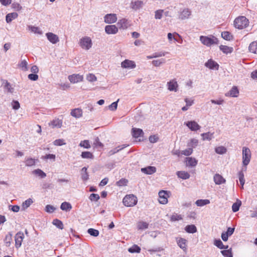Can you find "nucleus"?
<instances>
[{
  "mask_svg": "<svg viewBox=\"0 0 257 257\" xmlns=\"http://www.w3.org/2000/svg\"><path fill=\"white\" fill-rule=\"evenodd\" d=\"M233 25L235 28L241 30L248 27L249 21L244 16H239L234 20Z\"/></svg>",
  "mask_w": 257,
  "mask_h": 257,
  "instance_id": "obj_1",
  "label": "nucleus"
},
{
  "mask_svg": "<svg viewBox=\"0 0 257 257\" xmlns=\"http://www.w3.org/2000/svg\"><path fill=\"white\" fill-rule=\"evenodd\" d=\"M200 41L203 45L207 46L218 44V39L213 36L210 37L201 36Z\"/></svg>",
  "mask_w": 257,
  "mask_h": 257,
  "instance_id": "obj_2",
  "label": "nucleus"
},
{
  "mask_svg": "<svg viewBox=\"0 0 257 257\" xmlns=\"http://www.w3.org/2000/svg\"><path fill=\"white\" fill-rule=\"evenodd\" d=\"M242 165L247 166L251 159V153L250 149L246 147H243L242 150Z\"/></svg>",
  "mask_w": 257,
  "mask_h": 257,
  "instance_id": "obj_3",
  "label": "nucleus"
},
{
  "mask_svg": "<svg viewBox=\"0 0 257 257\" xmlns=\"http://www.w3.org/2000/svg\"><path fill=\"white\" fill-rule=\"evenodd\" d=\"M138 199L133 194L126 195L123 199V204L127 207H132L137 204Z\"/></svg>",
  "mask_w": 257,
  "mask_h": 257,
  "instance_id": "obj_4",
  "label": "nucleus"
},
{
  "mask_svg": "<svg viewBox=\"0 0 257 257\" xmlns=\"http://www.w3.org/2000/svg\"><path fill=\"white\" fill-rule=\"evenodd\" d=\"M79 45L82 49L88 50L92 47V42L90 37L85 36L80 39Z\"/></svg>",
  "mask_w": 257,
  "mask_h": 257,
  "instance_id": "obj_5",
  "label": "nucleus"
},
{
  "mask_svg": "<svg viewBox=\"0 0 257 257\" xmlns=\"http://www.w3.org/2000/svg\"><path fill=\"white\" fill-rule=\"evenodd\" d=\"M191 11L188 8H185L179 12L178 19L181 20L188 19L191 15Z\"/></svg>",
  "mask_w": 257,
  "mask_h": 257,
  "instance_id": "obj_6",
  "label": "nucleus"
},
{
  "mask_svg": "<svg viewBox=\"0 0 257 257\" xmlns=\"http://www.w3.org/2000/svg\"><path fill=\"white\" fill-rule=\"evenodd\" d=\"M15 246L16 247L18 248L21 245L23 240L24 238V234L23 232L19 231L15 235Z\"/></svg>",
  "mask_w": 257,
  "mask_h": 257,
  "instance_id": "obj_7",
  "label": "nucleus"
},
{
  "mask_svg": "<svg viewBox=\"0 0 257 257\" xmlns=\"http://www.w3.org/2000/svg\"><path fill=\"white\" fill-rule=\"evenodd\" d=\"M184 124L192 131H196L200 128V126L194 120L185 122Z\"/></svg>",
  "mask_w": 257,
  "mask_h": 257,
  "instance_id": "obj_8",
  "label": "nucleus"
},
{
  "mask_svg": "<svg viewBox=\"0 0 257 257\" xmlns=\"http://www.w3.org/2000/svg\"><path fill=\"white\" fill-rule=\"evenodd\" d=\"M104 22L107 24L114 23L117 21V17L116 14H109L106 15L104 17Z\"/></svg>",
  "mask_w": 257,
  "mask_h": 257,
  "instance_id": "obj_9",
  "label": "nucleus"
},
{
  "mask_svg": "<svg viewBox=\"0 0 257 257\" xmlns=\"http://www.w3.org/2000/svg\"><path fill=\"white\" fill-rule=\"evenodd\" d=\"M159 201L161 204H165L168 202L167 191L162 190L159 192Z\"/></svg>",
  "mask_w": 257,
  "mask_h": 257,
  "instance_id": "obj_10",
  "label": "nucleus"
},
{
  "mask_svg": "<svg viewBox=\"0 0 257 257\" xmlns=\"http://www.w3.org/2000/svg\"><path fill=\"white\" fill-rule=\"evenodd\" d=\"M168 89L171 91L176 92L178 90V84L175 79L171 80L167 82Z\"/></svg>",
  "mask_w": 257,
  "mask_h": 257,
  "instance_id": "obj_11",
  "label": "nucleus"
},
{
  "mask_svg": "<svg viewBox=\"0 0 257 257\" xmlns=\"http://www.w3.org/2000/svg\"><path fill=\"white\" fill-rule=\"evenodd\" d=\"M117 25L120 29L123 30L126 29L131 25L129 21L125 19H121L119 20L118 21Z\"/></svg>",
  "mask_w": 257,
  "mask_h": 257,
  "instance_id": "obj_12",
  "label": "nucleus"
},
{
  "mask_svg": "<svg viewBox=\"0 0 257 257\" xmlns=\"http://www.w3.org/2000/svg\"><path fill=\"white\" fill-rule=\"evenodd\" d=\"M105 32L107 34H115L118 32V27L115 25H107L105 27Z\"/></svg>",
  "mask_w": 257,
  "mask_h": 257,
  "instance_id": "obj_13",
  "label": "nucleus"
},
{
  "mask_svg": "<svg viewBox=\"0 0 257 257\" xmlns=\"http://www.w3.org/2000/svg\"><path fill=\"white\" fill-rule=\"evenodd\" d=\"M69 80L73 83L82 81L83 77L79 74H73L68 76Z\"/></svg>",
  "mask_w": 257,
  "mask_h": 257,
  "instance_id": "obj_14",
  "label": "nucleus"
},
{
  "mask_svg": "<svg viewBox=\"0 0 257 257\" xmlns=\"http://www.w3.org/2000/svg\"><path fill=\"white\" fill-rule=\"evenodd\" d=\"M205 67L213 70H218L219 68V65L215 61L211 59L208 60L205 63Z\"/></svg>",
  "mask_w": 257,
  "mask_h": 257,
  "instance_id": "obj_15",
  "label": "nucleus"
},
{
  "mask_svg": "<svg viewBox=\"0 0 257 257\" xmlns=\"http://www.w3.org/2000/svg\"><path fill=\"white\" fill-rule=\"evenodd\" d=\"M176 241L178 245L184 251L187 250V240L183 238H176Z\"/></svg>",
  "mask_w": 257,
  "mask_h": 257,
  "instance_id": "obj_16",
  "label": "nucleus"
},
{
  "mask_svg": "<svg viewBox=\"0 0 257 257\" xmlns=\"http://www.w3.org/2000/svg\"><path fill=\"white\" fill-rule=\"evenodd\" d=\"M144 6V2L142 1H136L135 2H132L130 4L131 8L137 11L140 9L142 8Z\"/></svg>",
  "mask_w": 257,
  "mask_h": 257,
  "instance_id": "obj_17",
  "label": "nucleus"
},
{
  "mask_svg": "<svg viewBox=\"0 0 257 257\" xmlns=\"http://www.w3.org/2000/svg\"><path fill=\"white\" fill-rule=\"evenodd\" d=\"M46 35L48 40L52 44H56L59 41L58 37L52 33H47Z\"/></svg>",
  "mask_w": 257,
  "mask_h": 257,
  "instance_id": "obj_18",
  "label": "nucleus"
},
{
  "mask_svg": "<svg viewBox=\"0 0 257 257\" xmlns=\"http://www.w3.org/2000/svg\"><path fill=\"white\" fill-rule=\"evenodd\" d=\"M121 67L124 68H134L136 67L135 62L129 60H125L121 62Z\"/></svg>",
  "mask_w": 257,
  "mask_h": 257,
  "instance_id": "obj_19",
  "label": "nucleus"
},
{
  "mask_svg": "<svg viewBox=\"0 0 257 257\" xmlns=\"http://www.w3.org/2000/svg\"><path fill=\"white\" fill-rule=\"evenodd\" d=\"M62 125V120L59 118H55L49 123V125L52 128H60Z\"/></svg>",
  "mask_w": 257,
  "mask_h": 257,
  "instance_id": "obj_20",
  "label": "nucleus"
},
{
  "mask_svg": "<svg viewBox=\"0 0 257 257\" xmlns=\"http://www.w3.org/2000/svg\"><path fill=\"white\" fill-rule=\"evenodd\" d=\"M213 180L217 185H220L225 183L226 180L223 177L219 174H215L213 177Z\"/></svg>",
  "mask_w": 257,
  "mask_h": 257,
  "instance_id": "obj_21",
  "label": "nucleus"
},
{
  "mask_svg": "<svg viewBox=\"0 0 257 257\" xmlns=\"http://www.w3.org/2000/svg\"><path fill=\"white\" fill-rule=\"evenodd\" d=\"M141 171L148 175H152L156 172V168L153 166H148L141 169Z\"/></svg>",
  "mask_w": 257,
  "mask_h": 257,
  "instance_id": "obj_22",
  "label": "nucleus"
},
{
  "mask_svg": "<svg viewBox=\"0 0 257 257\" xmlns=\"http://www.w3.org/2000/svg\"><path fill=\"white\" fill-rule=\"evenodd\" d=\"M132 136L134 138H138L144 134L143 130L141 128H133L132 129Z\"/></svg>",
  "mask_w": 257,
  "mask_h": 257,
  "instance_id": "obj_23",
  "label": "nucleus"
},
{
  "mask_svg": "<svg viewBox=\"0 0 257 257\" xmlns=\"http://www.w3.org/2000/svg\"><path fill=\"white\" fill-rule=\"evenodd\" d=\"M71 115L75 118H80L82 115V110L80 108H75L72 110Z\"/></svg>",
  "mask_w": 257,
  "mask_h": 257,
  "instance_id": "obj_24",
  "label": "nucleus"
},
{
  "mask_svg": "<svg viewBox=\"0 0 257 257\" xmlns=\"http://www.w3.org/2000/svg\"><path fill=\"white\" fill-rule=\"evenodd\" d=\"M239 94V91L236 86H233L228 93L225 94L226 96H230L231 97H237Z\"/></svg>",
  "mask_w": 257,
  "mask_h": 257,
  "instance_id": "obj_25",
  "label": "nucleus"
},
{
  "mask_svg": "<svg viewBox=\"0 0 257 257\" xmlns=\"http://www.w3.org/2000/svg\"><path fill=\"white\" fill-rule=\"evenodd\" d=\"M18 16L17 13H11L7 14L6 17V21L7 23H11L13 20L16 19Z\"/></svg>",
  "mask_w": 257,
  "mask_h": 257,
  "instance_id": "obj_26",
  "label": "nucleus"
},
{
  "mask_svg": "<svg viewBox=\"0 0 257 257\" xmlns=\"http://www.w3.org/2000/svg\"><path fill=\"white\" fill-rule=\"evenodd\" d=\"M87 168L83 167L81 170V179L83 181H86L89 179V175L87 172Z\"/></svg>",
  "mask_w": 257,
  "mask_h": 257,
  "instance_id": "obj_27",
  "label": "nucleus"
},
{
  "mask_svg": "<svg viewBox=\"0 0 257 257\" xmlns=\"http://www.w3.org/2000/svg\"><path fill=\"white\" fill-rule=\"evenodd\" d=\"M185 230L189 233H194L197 232V229L195 225H187L185 227Z\"/></svg>",
  "mask_w": 257,
  "mask_h": 257,
  "instance_id": "obj_28",
  "label": "nucleus"
},
{
  "mask_svg": "<svg viewBox=\"0 0 257 257\" xmlns=\"http://www.w3.org/2000/svg\"><path fill=\"white\" fill-rule=\"evenodd\" d=\"M186 164L188 166L195 167L197 164V160L192 157L186 158Z\"/></svg>",
  "mask_w": 257,
  "mask_h": 257,
  "instance_id": "obj_29",
  "label": "nucleus"
},
{
  "mask_svg": "<svg viewBox=\"0 0 257 257\" xmlns=\"http://www.w3.org/2000/svg\"><path fill=\"white\" fill-rule=\"evenodd\" d=\"M177 175L179 178L184 180L188 179L190 177V174L188 172L182 171H178L177 172Z\"/></svg>",
  "mask_w": 257,
  "mask_h": 257,
  "instance_id": "obj_30",
  "label": "nucleus"
},
{
  "mask_svg": "<svg viewBox=\"0 0 257 257\" xmlns=\"http://www.w3.org/2000/svg\"><path fill=\"white\" fill-rule=\"evenodd\" d=\"M250 52L257 54V41L251 42L248 47Z\"/></svg>",
  "mask_w": 257,
  "mask_h": 257,
  "instance_id": "obj_31",
  "label": "nucleus"
},
{
  "mask_svg": "<svg viewBox=\"0 0 257 257\" xmlns=\"http://www.w3.org/2000/svg\"><path fill=\"white\" fill-rule=\"evenodd\" d=\"M127 146V145H123L122 146H119L117 147L110 150L108 152V155L109 156L112 155L118 152L119 151L123 149L124 148L126 147Z\"/></svg>",
  "mask_w": 257,
  "mask_h": 257,
  "instance_id": "obj_32",
  "label": "nucleus"
},
{
  "mask_svg": "<svg viewBox=\"0 0 257 257\" xmlns=\"http://www.w3.org/2000/svg\"><path fill=\"white\" fill-rule=\"evenodd\" d=\"M12 233L10 232L5 236L4 242L5 245L8 247H9L11 245V241L12 240Z\"/></svg>",
  "mask_w": 257,
  "mask_h": 257,
  "instance_id": "obj_33",
  "label": "nucleus"
},
{
  "mask_svg": "<svg viewBox=\"0 0 257 257\" xmlns=\"http://www.w3.org/2000/svg\"><path fill=\"white\" fill-rule=\"evenodd\" d=\"M219 49L224 53L228 54L231 53L233 51V48L225 45H220Z\"/></svg>",
  "mask_w": 257,
  "mask_h": 257,
  "instance_id": "obj_34",
  "label": "nucleus"
},
{
  "mask_svg": "<svg viewBox=\"0 0 257 257\" xmlns=\"http://www.w3.org/2000/svg\"><path fill=\"white\" fill-rule=\"evenodd\" d=\"M36 161H37V160L32 158H28L25 161V165L28 167H32L35 165Z\"/></svg>",
  "mask_w": 257,
  "mask_h": 257,
  "instance_id": "obj_35",
  "label": "nucleus"
},
{
  "mask_svg": "<svg viewBox=\"0 0 257 257\" xmlns=\"http://www.w3.org/2000/svg\"><path fill=\"white\" fill-rule=\"evenodd\" d=\"M32 173L39 176L40 178H44L46 176V174L40 169L34 170Z\"/></svg>",
  "mask_w": 257,
  "mask_h": 257,
  "instance_id": "obj_36",
  "label": "nucleus"
},
{
  "mask_svg": "<svg viewBox=\"0 0 257 257\" xmlns=\"http://www.w3.org/2000/svg\"><path fill=\"white\" fill-rule=\"evenodd\" d=\"M221 37L225 40L230 41L232 40V35L228 31H224L221 33Z\"/></svg>",
  "mask_w": 257,
  "mask_h": 257,
  "instance_id": "obj_37",
  "label": "nucleus"
},
{
  "mask_svg": "<svg viewBox=\"0 0 257 257\" xmlns=\"http://www.w3.org/2000/svg\"><path fill=\"white\" fill-rule=\"evenodd\" d=\"M209 203L210 201L208 199H198L195 202V204L198 206H203Z\"/></svg>",
  "mask_w": 257,
  "mask_h": 257,
  "instance_id": "obj_38",
  "label": "nucleus"
},
{
  "mask_svg": "<svg viewBox=\"0 0 257 257\" xmlns=\"http://www.w3.org/2000/svg\"><path fill=\"white\" fill-rule=\"evenodd\" d=\"M60 208L62 210L68 211L72 208V206L70 203L64 202L61 204Z\"/></svg>",
  "mask_w": 257,
  "mask_h": 257,
  "instance_id": "obj_39",
  "label": "nucleus"
},
{
  "mask_svg": "<svg viewBox=\"0 0 257 257\" xmlns=\"http://www.w3.org/2000/svg\"><path fill=\"white\" fill-rule=\"evenodd\" d=\"M4 88L6 89L8 92L12 93L14 92V88L12 87V85L10 83H9L8 81L5 80V83L4 85Z\"/></svg>",
  "mask_w": 257,
  "mask_h": 257,
  "instance_id": "obj_40",
  "label": "nucleus"
},
{
  "mask_svg": "<svg viewBox=\"0 0 257 257\" xmlns=\"http://www.w3.org/2000/svg\"><path fill=\"white\" fill-rule=\"evenodd\" d=\"M215 151L218 154L223 155L226 153L227 149L223 146H219L215 148Z\"/></svg>",
  "mask_w": 257,
  "mask_h": 257,
  "instance_id": "obj_41",
  "label": "nucleus"
},
{
  "mask_svg": "<svg viewBox=\"0 0 257 257\" xmlns=\"http://www.w3.org/2000/svg\"><path fill=\"white\" fill-rule=\"evenodd\" d=\"M141 248L136 244L133 245L131 247L128 249V251L131 253H139L141 251Z\"/></svg>",
  "mask_w": 257,
  "mask_h": 257,
  "instance_id": "obj_42",
  "label": "nucleus"
},
{
  "mask_svg": "<svg viewBox=\"0 0 257 257\" xmlns=\"http://www.w3.org/2000/svg\"><path fill=\"white\" fill-rule=\"evenodd\" d=\"M149 226V224L146 222L140 221L138 223L137 227L140 230H144L147 229Z\"/></svg>",
  "mask_w": 257,
  "mask_h": 257,
  "instance_id": "obj_43",
  "label": "nucleus"
},
{
  "mask_svg": "<svg viewBox=\"0 0 257 257\" xmlns=\"http://www.w3.org/2000/svg\"><path fill=\"white\" fill-rule=\"evenodd\" d=\"M198 144V140L196 139H192L188 143L187 146L191 148H195L197 147Z\"/></svg>",
  "mask_w": 257,
  "mask_h": 257,
  "instance_id": "obj_44",
  "label": "nucleus"
},
{
  "mask_svg": "<svg viewBox=\"0 0 257 257\" xmlns=\"http://www.w3.org/2000/svg\"><path fill=\"white\" fill-rule=\"evenodd\" d=\"M33 201L31 198H29L24 202L22 204V207L23 210L28 208L32 203Z\"/></svg>",
  "mask_w": 257,
  "mask_h": 257,
  "instance_id": "obj_45",
  "label": "nucleus"
},
{
  "mask_svg": "<svg viewBox=\"0 0 257 257\" xmlns=\"http://www.w3.org/2000/svg\"><path fill=\"white\" fill-rule=\"evenodd\" d=\"M241 203L240 201H237L234 203L232 205V210L233 212L238 211L239 209V207L241 206Z\"/></svg>",
  "mask_w": 257,
  "mask_h": 257,
  "instance_id": "obj_46",
  "label": "nucleus"
},
{
  "mask_svg": "<svg viewBox=\"0 0 257 257\" xmlns=\"http://www.w3.org/2000/svg\"><path fill=\"white\" fill-rule=\"evenodd\" d=\"M53 224L55 225L57 228L62 229L63 228V224L62 222L58 219H55L53 221Z\"/></svg>",
  "mask_w": 257,
  "mask_h": 257,
  "instance_id": "obj_47",
  "label": "nucleus"
},
{
  "mask_svg": "<svg viewBox=\"0 0 257 257\" xmlns=\"http://www.w3.org/2000/svg\"><path fill=\"white\" fill-rule=\"evenodd\" d=\"M238 179H239L240 184L241 185L242 188H243V186L245 183V179H244V173L242 172V171H239L238 172Z\"/></svg>",
  "mask_w": 257,
  "mask_h": 257,
  "instance_id": "obj_48",
  "label": "nucleus"
},
{
  "mask_svg": "<svg viewBox=\"0 0 257 257\" xmlns=\"http://www.w3.org/2000/svg\"><path fill=\"white\" fill-rule=\"evenodd\" d=\"M203 140H208L210 141L213 137V134L208 132L206 133H203L201 134Z\"/></svg>",
  "mask_w": 257,
  "mask_h": 257,
  "instance_id": "obj_49",
  "label": "nucleus"
},
{
  "mask_svg": "<svg viewBox=\"0 0 257 257\" xmlns=\"http://www.w3.org/2000/svg\"><path fill=\"white\" fill-rule=\"evenodd\" d=\"M81 156L84 159H93V155L90 152H83L81 153Z\"/></svg>",
  "mask_w": 257,
  "mask_h": 257,
  "instance_id": "obj_50",
  "label": "nucleus"
},
{
  "mask_svg": "<svg viewBox=\"0 0 257 257\" xmlns=\"http://www.w3.org/2000/svg\"><path fill=\"white\" fill-rule=\"evenodd\" d=\"M165 59L162 58L159 60H155L152 61V64L156 67L160 66L161 64L165 63Z\"/></svg>",
  "mask_w": 257,
  "mask_h": 257,
  "instance_id": "obj_51",
  "label": "nucleus"
},
{
  "mask_svg": "<svg viewBox=\"0 0 257 257\" xmlns=\"http://www.w3.org/2000/svg\"><path fill=\"white\" fill-rule=\"evenodd\" d=\"M87 232L91 236L96 237L99 235V231L94 228H89L87 230Z\"/></svg>",
  "mask_w": 257,
  "mask_h": 257,
  "instance_id": "obj_52",
  "label": "nucleus"
},
{
  "mask_svg": "<svg viewBox=\"0 0 257 257\" xmlns=\"http://www.w3.org/2000/svg\"><path fill=\"white\" fill-rule=\"evenodd\" d=\"M214 244L220 249L225 248V245L220 239H215Z\"/></svg>",
  "mask_w": 257,
  "mask_h": 257,
  "instance_id": "obj_53",
  "label": "nucleus"
},
{
  "mask_svg": "<svg viewBox=\"0 0 257 257\" xmlns=\"http://www.w3.org/2000/svg\"><path fill=\"white\" fill-rule=\"evenodd\" d=\"M18 65L24 71L28 70V63L25 60L22 61L21 63H19Z\"/></svg>",
  "mask_w": 257,
  "mask_h": 257,
  "instance_id": "obj_54",
  "label": "nucleus"
},
{
  "mask_svg": "<svg viewBox=\"0 0 257 257\" xmlns=\"http://www.w3.org/2000/svg\"><path fill=\"white\" fill-rule=\"evenodd\" d=\"M193 153V149L189 147V148L182 151L181 152V155H183L186 156H189Z\"/></svg>",
  "mask_w": 257,
  "mask_h": 257,
  "instance_id": "obj_55",
  "label": "nucleus"
},
{
  "mask_svg": "<svg viewBox=\"0 0 257 257\" xmlns=\"http://www.w3.org/2000/svg\"><path fill=\"white\" fill-rule=\"evenodd\" d=\"M79 146L86 149H89L91 147L88 140H84L81 141Z\"/></svg>",
  "mask_w": 257,
  "mask_h": 257,
  "instance_id": "obj_56",
  "label": "nucleus"
},
{
  "mask_svg": "<svg viewBox=\"0 0 257 257\" xmlns=\"http://www.w3.org/2000/svg\"><path fill=\"white\" fill-rule=\"evenodd\" d=\"M221 253L224 257H233L231 251L229 249L221 250Z\"/></svg>",
  "mask_w": 257,
  "mask_h": 257,
  "instance_id": "obj_57",
  "label": "nucleus"
},
{
  "mask_svg": "<svg viewBox=\"0 0 257 257\" xmlns=\"http://www.w3.org/2000/svg\"><path fill=\"white\" fill-rule=\"evenodd\" d=\"M56 210V208L51 205H47L45 207V210L46 212L52 213Z\"/></svg>",
  "mask_w": 257,
  "mask_h": 257,
  "instance_id": "obj_58",
  "label": "nucleus"
},
{
  "mask_svg": "<svg viewBox=\"0 0 257 257\" xmlns=\"http://www.w3.org/2000/svg\"><path fill=\"white\" fill-rule=\"evenodd\" d=\"M100 198L98 194L92 193L90 195L89 199L92 201H97Z\"/></svg>",
  "mask_w": 257,
  "mask_h": 257,
  "instance_id": "obj_59",
  "label": "nucleus"
},
{
  "mask_svg": "<svg viewBox=\"0 0 257 257\" xmlns=\"http://www.w3.org/2000/svg\"><path fill=\"white\" fill-rule=\"evenodd\" d=\"M86 79L89 82H94L97 80V78L94 74L89 73L87 75Z\"/></svg>",
  "mask_w": 257,
  "mask_h": 257,
  "instance_id": "obj_60",
  "label": "nucleus"
},
{
  "mask_svg": "<svg viewBox=\"0 0 257 257\" xmlns=\"http://www.w3.org/2000/svg\"><path fill=\"white\" fill-rule=\"evenodd\" d=\"M11 105L13 108L15 110H18L20 107V103L17 100H13L11 102Z\"/></svg>",
  "mask_w": 257,
  "mask_h": 257,
  "instance_id": "obj_61",
  "label": "nucleus"
},
{
  "mask_svg": "<svg viewBox=\"0 0 257 257\" xmlns=\"http://www.w3.org/2000/svg\"><path fill=\"white\" fill-rule=\"evenodd\" d=\"M164 12L163 10H159L155 12V18L156 19H161Z\"/></svg>",
  "mask_w": 257,
  "mask_h": 257,
  "instance_id": "obj_62",
  "label": "nucleus"
},
{
  "mask_svg": "<svg viewBox=\"0 0 257 257\" xmlns=\"http://www.w3.org/2000/svg\"><path fill=\"white\" fill-rule=\"evenodd\" d=\"M182 217L181 215H178L176 213L173 214L171 217V220L173 221H178L180 220H182Z\"/></svg>",
  "mask_w": 257,
  "mask_h": 257,
  "instance_id": "obj_63",
  "label": "nucleus"
},
{
  "mask_svg": "<svg viewBox=\"0 0 257 257\" xmlns=\"http://www.w3.org/2000/svg\"><path fill=\"white\" fill-rule=\"evenodd\" d=\"M127 182V180L125 179H121L116 182V185L118 186H125Z\"/></svg>",
  "mask_w": 257,
  "mask_h": 257,
  "instance_id": "obj_64",
  "label": "nucleus"
}]
</instances>
